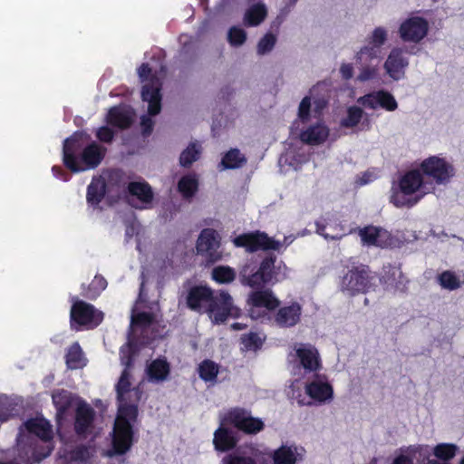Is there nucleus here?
I'll return each instance as SVG.
<instances>
[{"instance_id":"1","label":"nucleus","mask_w":464,"mask_h":464,"mask_svg":"<svg viewBox=\"0 0 464 464\" xmlns=\"http://www.w3.org/2000/svg\"><path fill=\"white\" fill-rule=\"evenodd\" d=\"M91 140L84 130H76L63 140V162L72 173L83 172L96 169L103 160L106 148Z\"/></svg>"},{"instance_id":"2","label":"nucleus","mask_w":464,"mask_h":464,"mask_svg":"<svg viewBox=\"0 0 464 464\" xmlns=\"http://www.w3.org/2000/svg\"><path fill=\"white\" fill-rule=\"evenodd\" d=\"M425 188L424 178L420 169H411L405 172L399 179L398 185H393L390 202L396 208H412L423 197V194L408 198Z\"/></svg>"},{"instance_id":"3","label":"nucleus","mask_w":464,"mask_h":464,"mask_svg":"<svg viewBox=\"0 0 464 464\" xmlns=\"http://www.w3.org/2000/svg\"><path fill=\"white\" fill-rule=\"evenodd\" d=\"M276 256H266L257 266L255 262L246 264L239 271V282L242 285L260 288L266 285H274L277 279L276 270Z\"/></svg>"},{"instance_id":"4","label":"nucleus","mask_w":464,"mask_h":464,"mask_svg":"<svg viewBox=\"0 0 464 464\" xmlns=\"http://www.w3.org/2000/svg\"><path fill=\"white\" fill-rule=\"evenodd\" d=\"M138 74L141 82L150 80V82L142 87L141 98L149 103V115L156 116L161 111V83L156 76H151V68L149 63H143L138 69Z\"/></svg>"},{"instance_id":"5","label":"nucleus","mask_w":464,"mask_h":464,"mask_svg":"<svg viewBox=\"0 0 464 464\" xmlns=\"http://www.w3.org/2000/svg\"><path fill=\"white\" fill-rule=\"evenodd\" d=\"M422 177H426L437 185H446L456 174L455 167L445 158L430 156L420 164Z\"/></svg>"},{"instance_id":"6","label":"nucleus","mask_w":464,"mask_h":464,"mask_svg":"<svg viewBox=\"0 0 464 464\" xmlns=\"http://www.w3.org/2000/svg\"><path fill=\"white\" fill-rule=\"evenodd\" d=\"M248 314L252 319L268 318V312H274L280 304V300L270 289L252 291L247 298Z\"/></svg>"},{"instance_id":"7","label":"nucleus","mask_w":464,"mask_h":464,"mask_svg":"<svg viewBox=\"0 0 464 464\" xmlns=\"http://www.w3.org/2000/svg\"><path fill=\"white\" fill-rule=\"evenodd\" d=\"M102 320L103 313L82 300H76L71 307L70 324L72 329L80 330L82 326L95 328Z\"/></svg>"},{"instance_id":"8","label":"nucleus","mask_w":464,"mask_h":464,"mask_svg":"<svg viewBox=\"0 0 464 464\" xmlns=\"http://www.w3.org/2000/svg\"><path fill=\"white\" fill-rule=\"evenodd\" d=\"M233 243L237 247H244L249 253L258 250H278L281 243L268 237L266 232L256 230L236 237Z\"/></svg>"},{"instance_id":"9","label":"nucleus","mask_w":464,"mask_h":464,"mask_svg":"<svg viewBox=\"0 0 464 464\" xmlns=\"http://www.w3.org/2000/svg\"><path fill=\"white\" fill-rule=\"evenodd\" d=\"M135 442L133 424L125 420L114 421L111 438V449L107 451L108 457L121 456L130 450Z\"/></svg>"},{"instance_id":"10","label":"nucleus","mask_w":464,"mask_h":464,"mask_svg":"<svg viewBox=\"0 0 464 464\" xmlns=\"http://www.w3.org/2000/svg\"><path fill=\"white\" fill-rule=\"evenodd\" d=\"M207 312L213 316V322L218 324L225 323L228 317L237 318L241 314V310L234 305L233 298L227 291L213 295Z\"/></svg>"},{"instance_id":"11","label":"nucleus","mask_w":464,"mask_h":464,"mask_svg":"<svg viewBox=\"0 0 464 464\" xmlns=\"http://www.w3.org/2000/svg\"><path fill=\"white\" fill-rule=\"evenodd\" d=\"M224 421L246 434H256L265 428L261 419L251 416L250 412L242 408L230 410L224 418Z\"/></svg>"},{"instance_id":"12","label":"nucleus","mask_w":464,"mask_h":464,"mask_svg":"<svg viewBox=\"0 0 464 464\" xmlns=\"http://www.w3.org/2000/svg\"><path fill=\"white\" fill-rule=\"evenodd\" d=\"M220 237L214 228H203L197 240L196 249L198 255L204 256L209 263H215L221 259L222 255L218 251Z\"/></svg>"},{"instance_id":"13","label":"nucleus","mask_w":464,"mask_h":464,"mask_svg":"<svg viewBox=\"0 0 464 464\" xmlns=\"http://www.w3.org/2000/svg\"><path fill=\"white\" fill-rule=\"evenodd\" d=\"M223 464H269V458L253 445L237 447L222 459Z\"/></svg>"},{"instance_id":"14","label":"nucleus","mask_w":464,"mask_h":464,"mask_svg":"<svg viewBox=\"0 0 464 464\" xmlns=\"http://www.w3.org/2000/svg\"><path fill=\"white\" fill-rule=\"evenodd\" d=\"M429 28L424 17L411 16L401 24L399 35L403 42L418 44L427 36Z\"/></svg>"},{"instance_id":"15","label":"nucleus","mask_w":464,"mask_h":464,"mask_svg":"<svg viewBox=\"0 0 464 464\" xmlns=\"http://www.w3.org/2000/svg\"><path fill=\"white\" fill-rule=\"evenodd\" d=\"M303 307L301 304L293 301L288 304L280 305L275 310L272 317H268L273 324L279 328H292L301 322Z\"/></svg>"},{"instance_id":"16","label":"nucleus","mask_w":464,"mask_h":464,"mask_svg":"<svg viewBox=\"0 0 464 464\" xmlns=\"http://www.w3.org/2000/svg\"><path fill=\"white\" fill-rule=\"evenodd\" d=\"M387 31L382 27H376L368 38L367 45L361 48L356 58L362 62L378 61L382 59V46L387 41Z\"/></svg>"},{"instance_id":"17","label":"nucleus","mask_w":464,"mask_h":464,"mask_svg":"<svg viewBox=\"0 0 464 464\" xmlns=\"http://www.w3.org/2000/svg\"><path fill=\"white\" fill-rule=\"evenodd\" d=\"M357 102L362 107L376 110L378 107L387 111H394L398 108V102L394 96L388 91L379 90L372 92L358 98Z\"/></svg>"},{"instance_id":"18","label":"nucleus","mask_w":464,"mask_h":464,"mask_svg":"<svg viewBox=\"0 0 464 464\" xmlns=\"http://www.w3.org/2000/svg\"><path fill=\"white\" fill-rule=\"evenodd\" d=\"M135 112L127 105L120 104L108 110L105 123L121 130H128L134 122Z\"/></svg>"},{"instance_id":"19","label":"nucleus","mask_w":464,"mask_h":464,"mask_svg":"<svg viewBox=\"0 0 464 464\" xmlns=\"http://www.w3.org/2000/svg\"><path fill=\"white\" fill-rule=\"evenodd\" d=\"M370 284L369 276L364 266L353 267L343 277L342 287L351 295L365 292Z\"/></svg>"},{"instance_id":"20","label":"nucleus","mask_w":464,"mask_h":464,"mask_svg":"<svg viewBox=\"0 0 464 464\" xmlns=\"http://www.w3.org/2000/svg\"><path fill=\"white\" fill-rule=\"evenodd\" d=\"M213 297V290L207 285H193L186 295L187 307L200 313L205 305L209 304Z\"/></svg>"},{"instance_id":"21","label":"nucleus","mask_w":464,"mask_h":464,"mask_svg":"<svg viewBox=\"0 0 464 464\" xmlns=\"http://www.w3.org/2000/svg\"><path fill=\"white\" fill-rule=\"evenodd\" d=\"M295 354L305 372H314L321 369L320 354L312 344L301 343L295 349Z\"/></svg>"},{"instance_id":"22","label":"nucleus","mask_w":464,"mask_h":464,"mask_svg":"<svg viewBox=\"0 0 464 464\" xmlns=\"http://www.w3.org/2000/svg\"><path fill=\"white\" fill-rule=\"evenodd\" d=\"M408 59L404 56L402 48H393L384 63L387 73L394 80L401 79L404 74V70L408 66Z\"/></svg>"},{"instance_id":"23","label":"nucleus","mask_w":464,"mask_h":464,"mask_svg":"<svg viewBox=\"0 0 464 464\" xmlns=\"http://www.w3.org/2000/svg\"><path fill=\"white\" fill-rule=\"evenodd\" d=\"M95 411L84 401H81L75 410L74 430L78 435H85L92 426Z\"/></svg>"},{"instance_id":"24","label":"nucleus","mask_w":464,"mask_h":464,"mask_svg":"<svg viewBox=\"0 0 464 464\" xmlns=\"http://www.w3.org/2000/svg\"><path fill=\"white\" fill-rule=\"evenodd\" d=\"M238 439L230 429L221 424L214 432L213 445L217 451L228 452L237 447Z\"/></svg>"},{"instance_id":"25","label":"nucleus","mask_w":464,"mask_h":464,"mask_svg":"<svg viewBox=\"0 0 464 464\" xmlns=\"http://www.w3.org/2000/svg\"><path fill=\"white\" fill-rule=\"evenodd\" d=\"M306 394L314 401L323 403L334 397L333 386L327 382L314 380L305 384Z\"/></svg>"},{"instance_id":"26","label":"nucleus","mask_w":464,"mask_h":464,"mask_svg":"<svg viewBox=\"0 0 464 464\" xmlns=\"http://www.w3.org/2000/svg\"><path fill=\"white\" fill-rule=\"evenodd\" d=\"M128 193L135 197L141 204L139 208H146L154 198L151 186L146 181H131L127 187Z\"/></svg>"},{"instance_id":"27","label":"nucleus","mask_w":464,"mask_h":464,"mask_svg":"<svg viewBox=\"0 0 464 464\" xmlns=\"http://www.w3.org/2000/svg\"><path fill=\"white\" fill-rule=\"evenodd\" d=\"M329 136V128L324 123H316L301 131L300 140L308 145L324 143Z\"/></svg>"},{"instance_id":"28","label":"nucleus","mask_w":464,"mask_h":464,"mask_svg":"<svg viewBox=\"0 0 464 464\" xmlns=\"http://www.w3.org/2000/svg\"><path fill=\"white\" fill-rule=\"evenodd\" d=\"M170 373V365L166 359L157 358L147 366L146 374L150 382L159 383L166 381Z\"/></svg>"},{"instance_id":"29","label":"nucleus","mask_w":464,"mask_h":464,"mask_svg":"<svg viewBox=\"0 0 464 464\" xmlns=\"http://www.w3.org/2000/svg\"><path fill=\"white\" fill-rule=\"evenodd\" d=\"M29 433L36 435L45 442H51L53 439L52 426L45 419H29L24 423Z\"/></svg>"},{"instance_id":"30","label":"nucleus","mask_w":464,"mask_h":464,"mask_svg":"<svg viewBox=\"0 0 464 464\" xmlns=\"http://www.w3.org/2000/svg\"><path fill=\"white\" fill-rule=\"evenodd\" d=\"M362 244L364 246H382V238L387 236V231L380 227L369 225L357 228Z\"/></svg>"},{"instance_id":"31","label":"nucleus","mask_w":464,"mask_h":464,"mask_svg":"<svg viewBox=\"0 0 464 464\" xmlns=\"http://www.w3.org/2000/svg\"><path fill=\"white\" fill-rule=\"evenodd\" d=\"M105 194V180L101 177L93 178L87 187L86 199L88 204L97 207L104 198Z\"/></svg>"},{"instance_id":"32","label":"nucleus","mask_w":464,"mask_h":464,"mask_svg":"<svg viewBox=\"0 0 464 464\" xmlns=\"http://www.w3.org/2000/svg\"><path fill=\"white\" fill-rule=\"evenodd\" d=\"M107 287L106 279L100 275L94 276L93 280L86 286L82 285V295L84 298L93 300Z\"/></svg>"},{"instance_id":"33","label":"nucleus","mask_w":464,"mask_h":464,"mask_svg":"<svg viewBox=\"0 0 464 464\" xmlns=\"http://www.w3.org/2000/svg\"><path fill=\"white\" fill-rule=\"evenodd\" d=\"M18 402L6 395L0 396V421L5 422L19 414Z\"/></svg>"},{"instance_id":"34","label":"nucleus","mask_w":464,"mask_h":464,"mask_svg":"<svg viewBox=\"0 0 464 464\" xmlns=\"http://www.w3.org/2000/svg\"><path fill=\"white\" fill-rule=\"evenodd\" d=\"M198 189V181L193 175H185L178 182V190L185 199L195 196Z\"/></svg>"},{"instance_id":"35","label":"nucleus","mask_w":464,"mask_h":464,"mask_svg":"<svg viewBox=\"0 0 464 464\" xmlns=\"http://www.w3.org/2000/svg\"><path fill=\"white\" fill-rule=\"evenodd\" d=\"M83 353L78 342L72 343L65 354V363L68 369L76 370L82 368L83 363Z\"/></svg>"},{"instance_id":"36","label":"nucleus","mask_w":464,"mask_h":464,"mask_svg":"<svg viewBox=\"0 0 464 464\" xmlns=\"http://www.w3.org/2000/svg\"><path fill=\"white\" fill-rule=\"evenodd\" d=\"M267 12L265 5L257 4L246 10L244 23L247 26H256L266 17Z\"/></svg>"},{"instance_id":"37","label":"nucleus","mask_w":464,"mask_h":464,"mask_svg":"<svg viewBox=\"0 0 464 464\" xmlns=\"http://www.w3.org/2000/svg\"><path fill=\"white\" fill-rule=\"evenodd\" d=\"M201 154V146L198 142H190L179 156V164L183 168H189L197 161Z\"/></svg>"},{"instance_id":"38","label":"nucleus","mask_w":464,"mask_h":464,"mask_svg":"<svg viewBox=\"0 0 464 464\" xmlns=\"http://www.w3.org/2000/svg\"><path fill=\"white\" fill-rule=\"evenodd\" d=\"M246 162V159L238 149H230L222 158L221 165L225 169L240 168Z\"/></svg>"},{"instance_id":"39","label":"nucleus","mask_w":464,"mask_h":464,"mask_svg":"<svg viewBox=\"0 0 464 464\" xmlns=\"http://www.w3.org/2000/svg\"><path fill=\"white\" fill-rule=\"evenodd\" d=\"M198 375L204 382H214L219 372L218 365L208 359L203 360L198 365Z\"/></svg>"},{"instance_id":"40","label":"nucleus","mask_w":464,"mask_h":464,"mask_svg":"<svg viewBox=\"0 0 464 464\" xmlns=\"http://www.w3.org/2000/svg\"><path fill=\"white\" fill-rule=\"evenodd\" d=\"M380 61L381 60L366 61L365 63H362L356 58V63L361 66V72L357 76V80L363 82L376 78Z\"/></svg>"},{"instance_id":"41","label":"nucleus","mask_w":464,"mask_h":464,"mask_svg":"<svg viewBox=\"0 0 464 464\" xmlns=\"http://www.w3.org/2000/svg\"><path fill=\"white\" fill-rule=\"evenodd\" d=\"M274 464H295L296 456L295 450L288 446H281L276 450L272 456Z\"/></svg>"},{"instance_id":"42","label":"nucleus","mask_w":464,"mask_h":464,"mask_svg":"<svg viewBox=\"0 0 464 464\" xmlns=\"http://www.w3.org/2000/svg\"><path fill=\"white\" fill-rule=\"evenodd\" d=\"M212 278L218 284H229L236 278V271L228 266H218L212 270Z\"/></svg>"},{"instance_id":"43","label":"nucleus","mask_w":464,"mask_h":464,"mask_svg":"<svg viewBox=\"0 0 464 464\" xmlns=\"http://www.w3.org/2000/svg\"><path fill=\"white\" fill-rule=\"evenodd\" d=\"M53 401L58 411L64 413L73 402V395L66 390H61L53 394Z\"/></svg>"},{"instance_id":"44","label":"nucleus","mask_w":464,"mask_h":464,"mask_svg":"<svg viewBox=\"0 0 464 464\" xmlns=\"http://www.w3.org/2000/svg\"><path fill=\"white\" fill-rule=\"evenodd\" d=\"M363 116V111L358 106H351L347 109V115L341 120V126L353 128L359 124Z\"/></svg>"},{"instance_id":"45","label":"nucleus","mask_w":464,"mask_h":464,"mask_svg":"<svg viewBox=\"0 0 464 464\" xmlns=\"http://www.w3.org/2000/svg\"><path fill=\"white\" fill-rule=\"evenodd\" d=\"M130 372L124 369L115 387L118 401H121L124 399V395L130 391Z\"/></svg>"},{"instance_id":"46","label":"nucleus","mask_w":464,"mask_h":464,"mask_svg":"<svg viewBox=\"0 0 464 464\" xmlns=\"http://www.w3.org/2000/svg\"><path fill=\"white\" fill-rule=\"evenodd\" d=\"M138 417V407L135 404H124L120 406L119 413L115 421L125 420L127 423H133Z\"/></svg>"},{"instance_id":"47","label":"nucleus","mask_w":464,"mask_h":464,"mask_svg":"<svg viewBox=\"0 0 464 464\" xmlns=\"http://www.w3.org/2000/svg\"><path fill=\"white\" fill-rule=\"evenodd\" d=\"M441 287L448 290H456L460 286L459 277L450 270L443 271L438 277Z\"/></svg>"},{"instance_id":"48","label":"nucleus","mask_w":464,"mask_h":464,"mask_svg":"<svg viewBox=\"0 0 464 464\" xmlns=\"http://www.w3.org/2000/svg\"><path fill=\"white\" fill-rule=\"evenodd\" d=\"M457 446L454 444L440 443L434 448V455L445 462L453 459L456 455Z\"/></svg>"},{"instance_id":"49","label":"nucleus","mask_w":464,"mask_h":464,"mask_svg":"<svg viewBox=\"0 0 464 464\" xmlns=\"http://www.w3.org/2000/svg\"><path fill=\"white\" fill-rule=\"evenodd\" d=\"M135 353L136 349L130 343H128L125 346L121 348V362L125 367L124 369H128L130 371L133 366Z\"/></svg>"},{"instance_id":"50","label":"nucleus","mask_w":464,"mask_h":464,"mask_svg":"<svg viewBox=\"0 0 464 464\" xmlns=\"http://www.w3.org/2000/svg\"><path fill=\"white\" fill-rule=\"evenodd\" d=\"M241 343L246 350L257 351L263 345V340L256 333H249L241 337Z\"/></svg>"},{"instance_id":"51","label":"nucleus","mask_w":464,"mask_h":464,"mask_svg":"<svg viewBox=\"0 0 464 464\" xmlns=\"http://www.w3.org/2000/svg\"><path fill=\"white\" fill-rule=\"evenodd\" d=\"M228 42L233 46L242 45L246 40V34L244 29L233 26L227 34Z\"/></svg>"},{"instance_id":"52","label":"nucleus","mask_w":464,"mask_h":464,"mask_svg":"<svg viewBox=\"0 0 464 464\" xmlns=\"http://www.w3.org/2000/svg\"><path fill=\"white\" fill-rule=\"evenodd\" d=\"M116 132L112 127L104 125L99 127L95 131V136L100 142L111 144L115 138Z\"/></svg>"},{"instance_id":"53","label":"nucleus","mask_w":464,"mask_h":464,"mask_svg":"<svg viewBox=\"0 0 464 464\" xmlns=\"http://www.w3.org/2000/svg\"><path fill=\"white\" fill-rule=\"evenodd\" d=\"M276 43V37L271 33H267L264 37L260 39L257 44V53L259 54H265L269 53L274 48Z\"/></svg>"},{"instance_id":"54","label":"nucleus","mask_w":464,"mask_h":464,"mask_svg":"<svg viewBox=\"0 0 464 464\" xmlns=\"http://www.w3.org/2000/svg\"><path fill=\"white\" fill-rule=\"evenodd\" d=\"M311 98L305 96L302 99L298 108V117L302 122H307L310 120Z\"/></svg>"},{"instance_id":"55","label":"nucleus","mask_w":464,"mask_h":464,"mask_svg":"<svg viewBox=\"0 0 464 464\" xmlns=\"http://www.w3.org/2000/svg\"><path fill=\"white\" fill-rule=\"evenodd\" d=\"M154 322V315L149 312H140L132 318V323L140 327H149Z\"/></svg>"},{"instance_id":"56","label":"nucleus","mask_w":464,"mask_h":464,"mask_svg":"<svg viewBox=\"0 0 464 464\" xmlns=\"http://www.w3.org/2000/svg\"><path fill=\"white\" fill-rule=\"evenodd\" d=\"M53 446L49 442L48 445L36 447L32 454V457L35 462H41L52 454Z\"/></svg>"},{"instance_id":"57","label":"nucleus","mask_w":464,"mask_h":464,"mask_svg":"<svg viewBox=\"0 0 464 464\" xmlns=\"http://www.w3.org/2000/svg\"><path fill=\"white\" fill-rule=\"evenodd\" d=\"M315 227H316V233L320 236H322L326 240H339L343 236H345L344 233H336L334 235H330L325 232L326 224L322 220H316L315 221Z\"/></svg>"},{"instance_id":"58","label":"nucleus","mask_w":464,"mask_h":464,"mask_svg":"<svg viewBox=\"0 0 464 464\" xmlns=\"http://www.w3.org/2000/svg\"><path fill=\"white\" fill-rule=\"evenodd\" d=\"M71 459L73 461L87 462L90 459L89 449L84 445L75 448L71 452Z\"/></svg>"},{"instance_id":"59","label":"nucleus","mask_w":464,"mask_h":464,"mask_svg":"<svg viewBox=\"0 0 464 464\" xmlns=\"http://www.w3.org/2000/svg\"><path fill=\"white\" fill-rule=\"evenodd\" d=\"M140 126L142 135L148 137L153 131L154 121L150 116L143 115L140 119Z\"/></svg>"},{"instance_id":"60","label":"nucleus","mask_w":464,"mask_h":464,"mask_svg":"<svg viewBox=\"0 0 464 464\" xmlns=\"http://www.w3.org/2000/svg\"><path fill=\"white\" fill-rule=\"evenodd\" d=\"M52 172L55 178L60 179L63 181H68L71 179V176L68 174V172L64 170L61 166H53L52 168Z\"/></svg>"},{"instance_id":"61","label":"nucleus","mask_w":464,"mask_h":464,"mask_svg":"<svg viewBox=\"0 0 464 464\" xmlns=\"http://www.w3.org/2000/svg\"><path fill=\"white\" fill-rule=\"evenodd\" d=\"M341 74L343 79L349 80L353 77V66L350 63H344L340 68Z\"/></svg>"},{"instance_id":"62","label":"nucleus","mask_w":464,"mask_h":464,"mask_svg":"<svg viewBox=\"0 0 464 464\" xmlns=\"http://www.w3.org/2000/svg\"><path fill=\"white\" fill-rule=\"evenodd\" d=\"M392 464H413V461L408 456L400 455L394 459Z\"/></svg>"},{"instance_id":"63","label":"nucleus","mask_w":464,"mask_h":464,"mask_svg":"<svg viewBox=\"0 0 464 464\" xmlns=\"http://www.w3.org/2000/svg\"><path fill=\"white\" fill-rule=\"evenodd\" d=\"M246 328V324L241 323H234L231 324V329L239 331Z\"/></svg>"},{"instance_id":"64","label":"nucleus","mask_w":464,"mask_h":464,"mask_svg":"<svg viewBox=\"0 0 464 464\" xmlns=\"http://www.w3.org/2000/svg\"><path fill=\"white\" fill-rule=\"evenodd\" d=\"M326 105L325 102H316L315 111L320 112L322 109H324Z\"/></svg>"}]
</instances>
